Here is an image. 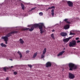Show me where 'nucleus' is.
I'll use <instances>...</instances> for the list:
<instances>
[{
    "label": "nucleus",
    "mask_w": 80,
    "mask_h": 80,
    "mask_svg": "<svg viewBox=\"0 0 80 80\" xmlns=\"http://www.w3.org/2000/svg\"><path fill=\"white\" fill-rule=\"evenodd\" d=\"M40 25H39L38 24H35L34 25L30 26L31 28L29 29L28 28H24L22 29V30L25 31L29 30L30 32H32L34 28H37L38 27L39 28H40V26H44V24L43 23H40Z\"/></svg>",
    "instance_id": "f257e3e1"
},
{
    "label": "nucleus",
    "mask_w": 80,
    "mask_h": 80,
    "mask_svg": "<svg viewBox=\"0 0 80 80\" xmlns=\"http://www.w3.org/2000/svg\"><path fill=\"white\" fill-rule=\"evenodd\" d=\"M18 33V31H12L11 32H9L8 33L6 36L4 37H6V38H7L8 39V37H10L12 35L11 34H13V33Z\"/></svg>",
    "instance_id": "f03ea898"
},
{
    "label": "nucleus",
    "mask_w": 80,
    "mask_h": 80,
    "mask_svg": "<svg viewBox=\"0 0 80 80\" xmlns=\"http://www.w3.org/2000/svg\"><path fill=\"white\" fill-rule=\"evenodd\" d=\"M76 45H77V44H76V41H72V42H70L69 44L70 47H74V46H76Z\"/></svg>",
    "instance_id": "7ed1b4c3"
},
{
    "label": "nucleus",
    "mask_w": 80,
    "mask_h": 80,
    "mask_svg": "<svg viewBox=\"0 0 80 80\" xmlns=\"http://www.w3.org/2000/svg\"><path fill=\"white\" fill-rule=\"evenodd\" d=\"M69 67L70 68L69 70H73V67L75 66V64L73 63H69L68 64Z\"/></svg>",
    "instance_id": "20e7f679"
},
{
    "label": "nucleus",
    "mask_w": 80,
    "mask_h": 80,
    "mask_svg": "<svg viewBox=\"0 0 80 80\" xmlns=\"http://www.w3.org/2000/svg\"><path fill=\"white\" fill-rule=\"evenodd\" d=\"M47 52V48H45L42 51V54L41 55V58H43L45 57V54Z\"/></svg>",
    "instance_id": "39448f33"
},
{
    "label": "nucleus",
    "mask_w": 80,
    "mask_h": 80,
    "mask_svg": "<svg viewBox=\"0 0 80 80\" xmlns=\"http://www.w3.org/2000/svg\"><path fill=\"white\" fill-rule=\"evenodd\" d=\"M69 78L70 79H73L74 78H75V75H74V74L71 73H69Z\"/></svg>",
    "instance_id": "423d86ee"
},
{
    "label": "nucleus",
    "mask_w": 80,
    "mask_h": 80,
    "mask_svg": "<svg viewBox=\"0 0 80 80\" xmlns=\"http://www.w3.org/2000/svg\"><path fill=\"white\" fill-rule=\"evenodd\" d=\"M72 38V37H69L68 38H66V39H63V42H68L70 39Z\"/></svg>",
    "instance_id": "0eeeda50"
},
{
    "label": "nucleus",
    "mask_w": 80,
    "mask_h": 80,
    "mask_svg": "<svg viewBox=\"0 0 80 80\" xmlns=\"http://www.w3.org/2000/svg\"><path fill=\"white\" fill-rule=\"evenodd\" d=\"M51 66H52V63L50 62H48L46 64V67H50Z\"/></svg>",
    "instance_id": "6e6552de"
},
{
    "label": "nucleus",
    "mask_w": 80,
    "mask_h": 80,
    "mask_svg": "<svg viewBox=\"0 0 80 80\" xmlns=\"http://www.w3.org/2000/svg\"><path fill=\"white\" fill-rule=\"evenodd\" d=\"M67 4L69 7H73V2L70 1H68L67 2Z\"/></svg>",
    "instance_id": "1a4fd4ad"
},
{
    "label": "nucleus",
    "mask_w": 80,
    "mask_h": 80,
    "mask_svg": "<svg viewBox=\"0 0 80 80\" xmlns=\"http://www.w3.org/2000/svg\"><path fill=\"white\" fill-rule=\"evenodd\" d=\"M60 35L62 37H66L67 35V34L65 32H62L60 33Z\"/></svg>",
    "instance_id": "9d476101"
},
{
    "label": "nucleus",
    "mask_w": 80,
    "mask_h": 80,
    "mask_svg": "<svg viewBox=\"0 0 80 80\" xmlns=\"http://www.w3.org/2000/svg\"><path fill=\"white\" fill-rule=\"evenodd\" d=\"M2 40H4L6 44H7V41H8V39L6 37H2Z\"/></svg>",
    "instance_id": "9b49d317"
},
{
    "label": "nucleus",
    "mask_w": 80,
    "mask_h": 80,
    "mask_svg": "<svg viewBox=\"0 0 80 80\" xmlns=\"http://www.w3.org/2000/svg\"><path fill=\"white\" fill-rule=\"evenodd\" d=\"M44 26H40L39 27V28L40 31V33L41 34H42L43 33V27Z\"/></svg>",
    "instance_id": "f8f14e48"
},
{
    "label": "nucleus",
    "mask_w": 80,
    "mask_h": 80,
    "mask_svg": "<svg viewBox=\"0 0 80 80\" xmlns=\"http://www.w3.org/2000/svg\"><path fill=\"white\" fill-rule=\"evenodd\" d=\"M64 53H65V51H62V52H60L57 55V56L59 57V56H61V55H62Z\"/></svg>",
    "instance_id": "ddd939ff"
},
{
    "label": "nucleus",
    "mask_w": 80,
    "mask_h": 80,
    "mask_svg": "<svg viewBox=\"0 0 80 80\" xmlns=\"http://www.w3.org/2000/svg\"><path fill=\"white\" fill-rule=\"evenodd\" d=\"M69 28L70 26L68 24H67L64 27V28L65 30L68 29V28Z\"/></svg>",
    "instance_id": "4468645a"
},
{
    "label": "nucleus",
    "mask_w": 80,
    "mask_h": 80,
    "mask_svg": "<svg viewBox=\"0 0 80 80\" xmlns=\"http://www.w3.org/2000/svg\"><path fill=\"white\" fill-rule=\"evenodd\" d=\"M64 21L66 22L67 23H68V24H70L71 23V22L69 21H68V19H65Z\"/></svg>",
    "instance_id": "2eb2a0df"
},
{
    "label": "nucleus",
    "mask_w": 80,
    "mask_h": 80,
    "mask_svg": "<svg viewBox=\"0 0 80 80\" xmlns=\"http://www.w3.org/2000/svg\"><path fill=\"white\" fill-rule=\"evenodd\" d=\"M38 54V52H36V53H34V54L33 55L32 58H35L36 57H37V55Z\"/></svg>",
    "instance_id": "dca6fc26"
},
{
    "label": "nucleus",
    "mask_w": 80,
    "mask_h": 80,
    "mask_svg": "<svg viewBox=\"0 0 80 80\" xmlns=\"http://www.w3.org/2000/svg\"><path fill=\"white\" fill-rule=\"evenodd\" d=\"M19 41L21 44H23L24 43V41L22 38L20 39Z\"/></svg>",
    "instance_id": "f3484780"
},
{
    "label": "nucleus",
    "mask_w": 80,
    "mask_h": 80,
    "mask_svg": "<svg viewBox=\"0 0 80 80\" xmlns=\"http://www.w3.org/2000/svg\"><path fill=\"white\" fill-rule=\"evenodd\" d=\"M18 53L19 55H20V57L21 58H22L23 56H22V53L20 52V51H18Z\"/></svg>",
    "instance_id": "a211bd4d"
},
{
    "label": "nucleus",
    "mask_w": 80,
    "mask_h": 80,
    "mask_svg": "<svg viewBox=\"0 0 80 80\" xmlns=\"http://www.w3.org/2000/svg\"><path fill=\"white\" fill-rule=\"evenodd\" d=\"M1 46L2 47H6L7 45L5 44H3V43H1Z\"/></svg>",
    "instance_id": "6ab92c4d"
},
{
    "label": "nucleus",
    "mask_w": 80,
    "mask_h": 80,
    "mask_svg": "<svg viewBox=\"0 0 80 80\" xmlns=\"http://www.w3.org/2000/svg\"><path fill=\"white\" fill-rule=\"evenodd\" d=\"M8 68L7 67L3 68V69L4 70V72H6V71H7V70H8Z\"/></svg>",
    "instance_id": "aec40b11"
},
{
    "label": "nucleus",
    "mask_w": 80,
    "mask_h": 80,
    "mask_svg": "<svg viewBox=\"0 0 80 80\" xmlns=\"http://www.w3.org/2000/svg\"><path fill=\"white\" fill-rule=\"evenodd\" d=\"M51 15H52V17H53V16H54V10L53 9H52L51 10Z\"/></svg>",
    "instance_id": "412c9836"
},
{
    "label": "nucleus",
    "mask_w": 80,
    "mask_h": 80,
    "mask_svg": "<svg viewBox=\"0 0 80 80\" xmlns=\"http://www.w3.org/2000/svg\"><path fill=\"white\" fill-rule=\"evenodd\" d=\"M21 6L22 9L23 10H24V8H25V6H24V5L23 4L21 3Z\"/></svg>",
    "instance_id": "4be33fe9"
},
{
    "label": "nucleus",
    "mask_w": 80,
    "mask_h": 80,
    "mask_svg": "<svg viewBox=\"0 0 80 80\" xmlns=\"http://www.w3.org/2000/svg\"><path fill=\"white\" fill-rule=\"evenodd\" d=\"M52 8H55V7L52 6L51 7H49L48 8V10H50V9H52Z\"/></svg>",
    "instance_id": "5701e85b"
},
{
    "label": "nucleus",
    "mask_w": 80,
    "mask_h": 80,
    "mask_svg": "<svg viewBox=\"0 0 80 80\" xmlns=\"http://www.w3.org/2000/svg\"><path fill=\"white\" fill-rule=\"evenodd\" d=\"M51 37H52V39H55V38L54 37V35L53 34H52L51 35Z\"/></svg>",
    "instance_id": "b1692460"
},
{
    "label": "nucleus",
    "mask_w": 80,
    "mask_h": 80,
    "mask_svg": "<svg viewBox=\"0 0 80 80\" xmlns=\"http://www.w3.org/2000/svg\"><path fill=\"white\" fill-rule=\"evenodd\" d=\"M77 66L74 64L73 69H74V70H75L76 69H77Z\"/></svg>",
    "instance_id": "393cba45"
},
{
    "label": "nucleus",
    "mask_w": 80,
    "mask_h": 80,
    "mask_svg": "<svg viewBox=\"0 0 80 80\" xmlns=\"http://www.w3.org/2000/svg\"><path fill=\"white\" fill-rule=\"evenodd\" d=\"M28 65L29 67H30V68H32V65L30 64H28Z\"/></svg>",
    "instance_id": "a878e982"
},
{
    "label": "nucleus",
    "mask_w": 80,
    "mask_h": 80,
    "mask_svg": "<svg viewBox=\"0 0 80 80\" xmlns=\"http://www.w3.org/2000/svg\"><path fill=\"white\" fill-rule=\"evenodd\" d=\"M39 15L40 16H42L43 15V13L41 12L39 13Z\"/></svg>",
    "instance_id": "bb28decb"
},
{
    "label": "nucleus",
    "mask_w": 80,
    "mask_h": 80,
    "mask_svg": "<svg viewBox=\"0 0 80 80\" xmlns=\"http://www.w3.org/2000/svg\"><path fill=\"white\" fill-rule=\"evenodd\" d=\"M36 8V7H34L32 8L31 10H30V12H31V11H32L33 10H34V9H35Z\"/></svg>",
    "instance_id": "cd10ccee"
},
{
    "label": "nucleus",
    "mask_w": 80,
    "mask_h": 80,
    "mask_svg": "<svg viewBox=\"0 0 80 80\" xmlns=\"http://www.w3.org/2000/svg\"><path fill=\"white\" fill-rule=\"evenodd\" d=\"M36 8V7H34L32 8L31 10H30V12H31V11H32L33 10H34V9H35Z\"/></svg>",
    "instance_id": "c85d7f7f"
},
{
    "label": "nucleus",
    "mask_w": 80,
    "mask_h": 80,
    "mask_svg": "<svg viewBox=\"0 0 80 80\" xmlns=\"http://www.w3.org/2000/svg\"><path fill=\"white\" fill-rule=\"evenodd\" d=\"M13 73L14 75H17V72H14Z\"/></svg>",
    "instance_id": "c756f323"
},
{
    "label": "nucleus",
    "mask_w": 80,
    "mask_h": 80,
    "mask_svg": "<svg viewBox=\"0 0 80 80\" xmlns=\"http://www.w3.org/2000/svg\"><path fill=\"white\" fill-rule=\"evenodd\" d=\"M70 35H74V33H72V32H70Z\"/></svg>",
    "instance_id": "7c9ffc66"
},
{
    "label": "nucleus",
    "mask_w": 80,
    "mask_h": 80,
    "mask_svg": "<svg viewBox=\"0 0 80 80\" xmlns=\"http://www.w3.org/2000/svg\"><path fill=\"white\" fill-rule=\"evenodd\" d=\"M26 52V53H29V51H27Z\"/></svg>",
    "instance_id": "2f4dec72"
},
{
    "label": "nucleus",
    "mask_w": 80,
    "mask_h": 80,
    "mask_svg": "<svg viewBox=\"0 0 80 80\" xmlns=\"http://www.w3.org/2000/svg\"><path fill=\"white\" fill-rule=\"evenodd\" d=\"M9 79L8 78V77H7L6 78V80H9Z\"/></svg>",
    "instance_id": "473e14b6"
},
{
    "label": "nucleus",
    "mask_w": 80,
    "mask_h": 80,
    "mask_svg": "<svg viewBox=\"0 0 80 80\" xmlns=\"http://www.w3.org/2000/svg\"><path fill=\"white\" fill-rule=\"evenodd\" d=\"M78 39H79V38H76V40H78Z\"/></svg>",
    "instance_id": "72a5a7b5"
},
{
    "label": "nucleus",
    "mask_w": 80,
    "mask_h": 80,
    "mask_svg": "<svg viewBox=\"0 0 80 80\" xmlns=\"http://www.w3.org/2000/svg\"><path fill=\"white\" fill-rule=\"evenodd\" d=\"M80 40H78L77 42V43H80Z\"/></svg>",
    "instance_id": "f704fd0d"
},
{
    "label": "nucleus",
    "mask_w": 80,
    "mask_h": 80,
    "mask_svg": "<svg viewBox=\"0 0 80 80\" xmlns=\"http://www.w3.org/2000/svg\"><path fill=\"white\" fill-rule=\"evenodd\" d=\"M52 32H55V30H54V29L52 30Z\"/></svg>",
    "instance_id": "c9c22d12"
},
{
    "label": "nucleus",
    "mask_w": 80,
    "mask_h": 80,
    "mask_svg": "<svg viewBox=\"0 0 80 80\" xmlns=\"http://www.w3.org/2000/svg\"><path fill=\"white\" fill-rule=\"evenodd\" d=\"M11 68H13V66H11Z\"/></svg>",
    "instance_id": "e433bc0d"
},
{
    "label": "nucleus",
    "mask_w": 80,
    "mask_h": 80,
    "mask_svg": "<svg viewBox=\"0 0 80 80\" xmlns=\"http://www.w3.org/2000/svg\"><path fill=\"white\" fill-rule=\"evenodd\" d=\"M10 60H12V59H10Z\"/></svg>",
    "instance_id": "4c0bfd02"
}]
</instances>
